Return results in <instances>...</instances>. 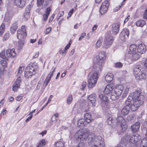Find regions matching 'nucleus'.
Listing matches in <instances>:
<instances>
[{"label": "nucleus", "instance_id": "32", "mask_svg": "<svg viewBox=\"0 0 147 147\" xmlns=\"http://www.w3.org/2000/svg\"><path fill=\"white\" fill-rule=\"evenodd\" d=\"M46 143L44 139H42L40 140L38 144V145L37 147H42L43 146L45 145Z\"/></svg>", "mask_w": 147, "mask_h": 147}, {"label": "nucleus", "instance_id": "11", "mask_svg": "<svg viewBox=\"0 0 147 147\" xmlns=\"http://www.w3.org/2000/svg\"><path fill=\"white\" fill-rule=\"evenodd\" d=\"M114 88L113 84H108L106 86L104 91V94H109Z\"/></svg>", "mask_w": 147, "mask_h": 147}, {"label": "nucleus", "instance_id": "62", "mask_svg": "<svg viewBox=\"0 0 147 147\" xmlns=\"http://www.w3.org/2000/svg\"><path fill=\"white\" fill-rule=\"evenodd\" d=\"M9 37V35L8 34H5L3 36L4 38L6 40Z\"/></svg>", "mask_w": 147, "mask_h": 147}, {"label": "nucleus", "instance_id": "14", "mask_svg": "<svg viewBox=\"0 0 147 147\" xmlns=\"http://www.w3.org/2000/svg\"><path fill=\"white\" fill-rule=\"evenodd\" d=\"M123 89V87L122 85H118L116 86L114 89V92L120 96L121 94Z\"/></svg>", "mask_w": 147, "mask_h": 147}, {"label": "nucleus", "instance_id": "24", "mask_svg": "<svg viewBox=\"0 0 147 147\" xmlns=\"http://www.w3.org/2000/svg\"><path fill=\"white\" fill-rule=\"evenodd\" d=\"M147 147V138L141 139L140 142V147Z\"/></svg>", "mask_w": 147, "mask_h": 147}, {"label": "nucleus", "instance_id": "10", "mask_svg": "<svg viewBox=\"0 0 147 147\" xmlns=\"http://www.w3.org/2000/svg\"><path fill=\"white\" fill-rule=\"evenodd\" d=\"M146 46L143 43L139 44L137 48V52L138 53L141 54H143L146 52Z\"/></svg>", "mask_w": 147, "mask_h": 147}, {"label": "nucleus", "instance_id": "51", "mask_svg": "<svg viewBox=\"0 0 147 147\" xmlns=\"http://www.w3.org/2000/svg\"><path fill=\"white\" fill-rule=\"evenodd\" d=\"M86 85V82H82V88H81V89L82 90H84V88H85Z\"/></svg>", "mask_w": 147, "mask_h": 147}, {"label": "nucleus", "instance_id": "22", "mask_svg": "<svg viewBox=\"0 0 147 147\" xmlns=\"http://www.w3.org/2000/svg\"><path fill=\"white\" fill-rule=\"evenodd\" d=\"M84 117L86 121L88 123H90L93 120L91 115L89 113H86L84 115Z\"/></svg>", "mask_w": 147, "mask_h": 147}, {"label": "nucleus", "instance_id": "39", "mask_svg": "<svg viewBox=\"0 0 147 147\" xmlns=\"http://www.w3.org/2000/svg\"><path fill=\"white\" fill-rule=\"evenodd\" d=\"M122 66V64L120 62H118L116 63L114 66V67L116 68H121Z\"/></svg>", "mask_w": 147, "mask_h": 147}, {"label": "nucleus", "instance_id": "28", "mask_svg": "<svg viewBox=\"0 0 147 147\" xmlns=\"http://www.w3.org/2000/svg\"><path fill=\"white\" fill-rule=\"evenodd\" d=\"M131 60L133 61H134L138 60L140 57V55L138 53H132Z\"/></svg>", "mask_w": 147, "mask_h": 147}, {"label": "nucleus", "instance_id": "17", "mask_svg": "<svg viewBox=\"0 0 147 147\" xmlns=\"http://www.w3.org/2000/svg\"><path fill=\"white\" fill-rule=\"evenodd\" d=\"M141 67L139 65H135L133 69V74L136 76L139 73H140Z\"/></svg>", "mask_w": 147, "mask_h": 147}, {"label": "nucleus", "instance_id": "3", "mask_svg": "<svg viewBox=\"0 0 147 147\" xmlns=\"http://www.w3.org/2000/svg\"><path fill=\"white\" fill-rule=\"evenodd\" d=\"M91 136L89 137L88 139V143L91 147L100 146V145H104L102 138L100 136H95L93 134H91Z\"/></svg>", "mask_w": 147, "mask_h": 147}, {"label": "nucleus", "instance_id": "2", "mask_svg": "<svg viewBox=\"0 0 147 147\" xmlns=\"http://www.w3.org/2000/svg\"><path fill=\"white\" fill-rule=\"evenodd\" d=\"M90 131L85 128L78 131L75 134L74 138L78 140H80L81 143H84L86 142L88 137H90L91 134L90 135Z\"/></svg>", "mask_w": 147, "mask_h": 147}, {"label": "nucleus", "instance_id": "13", "mask_svg": "<svg viewBox=\"0 0 147 147\" xmlns=\"http://www.w3.org/2000/svg\"><path fill=\"white\" fill-rule=\"evenodd\" d=\"M21 79L20 77H18L16 81L14 83L13 86V90L15 92L17 91L18 88L20 87V83L21 82Z\"/></svg>", "mask_w": 147, "mask_h": 147}, {"label": "nucleus", "instance_id": "41", "mask_svg": "<svg viewBox=\"0 0 147 147\" xmlns=\"http://www.w3.org/2000/svg\"><path fill=\"white\" fill-rule=\"evenodd\" d=\"M102 45L101 40H98L96 44V48H98L100 47Z\"/></svg>", "mask_w": 147, "mask_h": 147}, {"label": "nucleus", "instance_id": "19", "mask_svg": "<svg viewBox=\"0 0 147 147\" xmlns=\"http://www.w3.org/2000/svg\"><path fill=\"white\" fill-rule=\"evenodd\" d=\"M88 99L92 104L93 105L95 106L96 100V95L95 94L90 95L88 96Z\"/></svg>", "mask_w": 147, "mask_h": 147}, {"label": "nucleus", "instance_id": "52", "mask_svg": "<svg viewBox=\"0 0 147 147\" xmlns=\"http://www.w3.org/2000/svg\"><path fill=\"white\" fill-rule=\"evenodd\" d=\"M86 34L85 33H82L81 34L80 36L79 39V40H81L86 36Z\"/></svg>", "mask_w": 147, "mask_h": 147}, {"label": "nucleus", "instance_id": "60", "mask_svg": "<svg viewBox=\"0 0 147 147\" xmlns=\"http://www.w3.org/2000/svg\"><path fill=\"white\" fill-rule=\"evenodd\" d=\"M123 32H125V34L127 35V37L128 36L129 34V32L128 29H126L125 31H124Z\"/></svg>", "mask_w": 147, "mask_h": 147}, {"label": "nucleus", "instance_id": "34", "mask_svg": "<svg viewBox=\"0 0 147 147\" xmlns=\"http://www.w3.org/2000/svg\"><path fill=\"white\" fill-rule=\"evenodd\" d=\"M99 97L101 100L105 102H107L108 100L107 98V96L103 94H99Z\"/></svg>", "mask_w": 147, "mask_h": 147}, {"label": "nucleus", "instance_id": "49", "mask_svg": "<svg viewBox=\"0 0 147 147\" xmlns=\"http://www.w3.org/2000/svg\"><path fill=\"white\" fill-rule=\"evenodd\" d=\"M143 18L144 19L147 20V8H146L144 11Z\"/></svg>", "mask_w": 147, "mask_h": 147}, {"label": "nucleus", "instance_id": "31", "mask_svg": "<svg viewBox=\"0 0 147 147\" xmlns=\"http://www.w3.org/2000/svg\"><path fill=\"white\" fill-rule=\"evenodd\" d=\"M122 131H124L127 128V126L125 121L120 123Z\"/></svg>", "mask_w": 147, "mask_h": 147}, {"label": "nucleus", "instance_id": "36", "mask_svg": "<svg viewBox=\"0 0 147 147\" xmlns=\"http://www.w3.org/2000/svg\"><path fill=\"white\" fill-rule=\"evenodd\" d=\"M5 28V24H1L0 27V35L2 34Z\"/></svg>", "mask_w": 147, "mask_h": 147}, {"label": "nucleus", "instance_id": "16", "mask_svg": "<svg viewBox=\"0 0 147 147\" xmlns=\"http://www.w3.org/2000/svg\"><path fill=\"white\" fill-rule=\"evenodd\" d=\"M15 3L20 8L23 7L26 3V0H15Z\"/></svg>", "mask_w": 147, "mask_h": 147}, {"label": "nucleus", "instance_id": "4", "mask_svg": "<svg viewBox=\"0 0 147 147\" xmlns=\"http://www.w3.org/2000/svg\"><path fill=\"white\" fill-rule=\"evenodd\" d=\"M130 132H128L124 136V138L122 140V141H124L123 143L126 144L127 142H129L133 144H136L141 138L138 134H136L135 135L132 136Z\"/></svg>", "mask_w": 147, "mask_h": 147}, {"label": "nucleus", "instance_id": "33", "mask_svg": "<svg viewBox=\"0 0 147 147\" xmlns=\"http://www.w3.org/2000/svg\"><path fill=\"white\" fill-rule=\"evenodd\" d=\"M119 95L115 92L113 94L111 95V98L112 100H115L119 98Z\"/></svg>", "mask_w": 147, "mask_h": 147}, {"label": "nucleus", "instance_id": "64", "mask_svg": "<svg viewBox=\"0 0 147 147\" xmlns=\"http://www.w3.org/2000/svg\"><path fill=\"white\" fill-rule=\"evenodd\" d=\"M55 16V14H53L52 15V16L50 17V19L49 20V23L51 22H52V20H53L54 16Z\"/></svg>", "mask_w": 147, "mask_h": 147}, {"label": "nucleus", "instance_id": "27", "mask_svg": "<svg viewBox=\"0 0 147 147\" xmlns=\"http://www.w3.org/2000/svg\"><path fill=\"white\" fill-rule=\"evenodd\" d=\"M113 75L111 73L107 74L105 76V80L107 82L111 81L113 78Z\"/></svg>", "mask_w": 147, "mask_h": 147}, {"label": "nucleus", "instance_id": "40", "mask_svg": "<svg viewBox=\"0 0 147 147\" xmlns=\"http://www.w3.org/2000/svg\"><path fill=\"white\" fill-rule=\"evenodd\" d=\"M63 143L61 141L58 142L56 143L55 146L57 147H63Z\"/></svg>", "mask_w": 147, "mask_h": 147}, {"label": "nucleus", "instance_id": "1", "mask_svg": "<svg viewBox=\"0 0 147 147\" xmlns=\"http://www.w3.org/2000/svg\"><path fill=\"white\" fill-rule=\"evenodd\" d=\"M105 53L101 51L94 60V65L93 70L94 72L88 78V86L89 88L94 87L96 83L99 70L101 71L105 59Z\"/></svg>", "mask_w": 147, "mask_h": 147}, {"label": "nucleus", "instance_id": "5", "mask_svg": "<svg viewBox=\"0 0 147 147\" xmlns=\"http://www.w3.org/2000/svg\"><path fill=\"white\" fill-rule=\"evenodd\" d=\"M111 32H109L106 34L104 40V43L103 47L106 49L109 48L113 42V37L109 35Z\"/></svg>", "mask_w": 147, "mask_h": 147}, {"label": "nucleus", "instance_id": "37", "mask_svg": "<svg viewBox=\"0 0 147 147\" xmlns=\"http://www.w3.org/2000/svg\"><path fill=\"white\" fill-rule=\"evenodd\" d=\"M117 122H119L120 123L125 121V120L123 119V117L121 116L118 117L117 119Z\"/></svg>", "mask_w": 147, "mask_h": 147}, {"label": "nucleus", "instance_id": "55", "mask_svg": "<svg viewBox=\"0 0 147 147\" xmlns=\"http://www.w3.org/2000/svg\"><path fill=\"white\" fill-rule=\"evenodd\" d=\"M51 27H48L46 29V30L45 32V34H49L50 32L51 31Z\"/></svg>", "mask_w": 147, "mask_h": 147}, {"label": "nucleus", "instance_id": "15", "mask_svg": "<svg viewBox=\"0 0 147 147\" xmlns=\"http://www.w3.org/2000/svg\"><path fill=\"white\" fill-rule=\"evenodd\" d=\"M6 54L7 56L9 57H13L16 55V53L15 51V49H8L6 51Z\"/></svg>", "mask_w": 147, "mask_h": 147}, {"label": "nucleus", "instance_id": "53", "mask_svg": "<svg viewBox=\"0 0 147 147\" xmlns=\"http://www.w3.org/2000/svg\"><path fill=\"white\" fill-rule=\"evenodd\" d=\"M44 0H37V5L38 6L42 4L44 2Z\"/></svg>", "mask_w": 147, "mask_h": 147}, {"label": "nucleus", "instance_id": "57", "mask_svg": "<svg viewBox=\"0 0 147 147\" xmlns=\"http://www.w3.org/2000/svg\"><path fill=\"white\" fill-rule=\"evenodd\" d=\"M49 16V15L47 14H44L43 16V20L45 21H46L48 18Z\"/></svg>", "mask_w": 147, "mask_h": 147}, {"label": "nucleus", "instance_id": "44", "mask_svg": "<svg viewBox=\"0 0 147 147\" xmlns=\"http://www.w3.org/2000/svg\"><path fill=\"white\" fill-rule=\"evenodd\" d=\"M24 41L22 40L19 41L18 46L20 49H21L24 45Z\"/></svg>", "mask_w": 147, "mask_h": 147}, {"label": "nucleus", "instance_id": "47", "mask_svg": "<svg viewBox=\"0 0 147 147\" xmlns=\"http://www.w3.org/2000/svg\"><path fill=\"white\" fill-rule=\"evenodd\" d=\"M51 77L49 76V74L47 76V78L45 79V82H46V83H47L49 84V81H50V80L51 79Z\"/></svg>", "mask_w": 147, "mask_h": 147}, {"label": "nucleus", "instance_id": "59", "mask_svg": "<svg viewBox=\"0 0 147 147\" xmlns=\"http://www.w3.org/2000/svg\"><path fill=\"white\" fill-rule=\"evenodd\" d=\"M33 115H30V117H28L26 120V123L28 122L30 120H31L32 117Z\"/></svg>", "mask_w": 147, "mask_h": 147}, {"label": "nucleus", "instance_id": "8", "mask_svg": "<svg viewBox=\"0 0 147 147\" xmlns=\"http://www.w3.org/2000/svg\"><path fill=\"white\" fill-rule=\"evenodd\" d=\"M17 33V38L19 39L24 38L27 35L25 26H22L21 29L18 30Z\"/></svg>", "mask_w": 147, "mask_h": 147}, {"label": "nucleus", "instance_id": "43", "mask_svg": "<svg viewBox=\"0 0 147 147\" xmlns=\"http://www.w3.org/2000/svg\"><path fill=\"white\" fill-rule=\"evenodd\" d=\"M133 115L132 114H130L127 117V121H131L133 118Z\"/></svg>", "mask_w": 147, "mask_h": 147}, {"label": "nucleus", "instance_id": "42", "mask_svg": "<svg viewBox=\"0 0 147 147\" xmlns=\"http://www.w3.org/2000/svg\"><path fill=\"white\" fill-rule=\"evenodd\" d=\"M101 6H106L108 7L109 6V3L107 0H106L102 3Z\"/></svg>", "mask_w": 147, "mask_h": 147}, {"label": "nucleus", "instance_id": "23", "mask_svg": "<svg viewBox=\"0 0 147 147\" xmlns=\"http://www.w3.org/2000/svg\"><path fill=\"white\" fill-rule=\"evenodd\" d=\"M132 98L131 96H129L125 102V106H129L130 109L131 107L132 104Z\"/></svg>", "mask_w": 147, "mask_h": 147}, {"label": "nucleus", "instance_id": "29", "mask_svg": "<svg viewBox=\"0 0 147 147\" xmlns=\"http://www.w3.org/2000/svg\"><path fill=\"white\" fill-rule=\"evenodd\" d=\"M108 7L106 6H101L100 9V12L102 15H103L105 13L107 10Z\"/></svg>", "mask_w": 147, "mask_h": 147}, {"label": "nucleus", "instance_id": "26", "mask_svg": "<svg viewBox=\"0 0 147 147\" xmlns=\"http://www.w3.org/2000/svg\"><path fill=\"white\" fill-rule=\"evenodd\" d=\"M146 24V22L144 20H139L136 22V24L137 26L142 27Z\"/></svg>", "mask_w": 147, "mask_h": 147}, {"label": "nucleus", "instance_id": "7", "mask_svg": "<svg viewBox=\"0 0 147 147\" xmlns=\"http://www.w3.org/2000/svg\"><path fill=\"white\" fill-rule=\"evenodd\" d=\"M140 99H138L135 101L132 104L130 108L133 111L137 110L138 108L144 102V96H141Z\"/></svg>", "mask_w": 147, "mask_h": 147}, {"label": "nucleus", "instance_id": "56", "mask_svg": "<svg viewBox=\"0 0 147 147\" xmlns=\"http://www.w3.org/2000/svg\"><path fill=\"white\" fill-rule=\"evenodd\" d=\"M1 63L2 66H5L6 64V62L5 61L2 60L1 61Z\"/></svg>", "mask_w": 147, "mask_h": 147}, {"label": "nucleus", "instance_id": "30", "mask_svg": "<svg viewBox=\"0 0 147 147\" xmlns=\"http://www.w3.org/2000/svg\"><path fill=\"white\" fill-rule=\"evenodd\" d=\"M11 18V16L9 13H7L5 14L4 20L5 21H7L8 22Z\"/></svg>", "mask_w": 147, "mask_h": 147}, {"label": "nucleus", "instance_id": "45", "mask_svg": "<svg viewBox=\"0 0 147 147\" xmlns=\"http://www.w3.org/2000/svg\"><path fill=\"white\" fill-rule=\"evenodd\" d=\"M24 16L26 20H27L30 17L29 13L25 12L24 13Z\"/></svg>", "mask_w": 147, "mask_h": 147}, {"label": "nucleus", "instance_id": "12", "mask_svg": "<svg viewBox=\"0 0 147 147\" xmlns=\"http://www.w3.org/2000/svg\"><path fill=\"white\" fill-rule=\"evenodd\" d=\"M119 27L120 24L118 23L113 24L112 31L113 34L116 35L118 33Z\"/></svg>", "mask_w": 147, "mask_h": 147}, {"label": "nucleus", "instance_id": "48", "mask_svg": "<svg viewBox=\"0 0 147 147\" xmlns=\"http://www.w3.org/2000/svg\"><path fill=\"white\" fill-rule=\"evenodd\" d=\"M107 122L108 125H111L112 123V118L111 117H109L107 118Z\"/></svg>", "mask_w": 147, "mask_h": 147}, {"label": "nucleus", "instance_id": "18", "mask_svg": "<svg viewBox=\"0 0 147 147\" xmlns=\"http://www.w3.org/2000/svg\"><path fill=\"white\" fill-rule=\"evenodd\" d=\"M140 126V124L139 122H136L131 126V130L133 132H136L138 131Z\"/></svg>", "mask_w": 147, "mask_h": 147}, {"label": "nucleus", "instance_id": "50", "mask_svg": "<svg viewBox=\"0 0 147 147\" xmlns=\"http://www.w3.org/2000/svg\"><path fill=\"white\" fill-rule=\"evenodd\" d=\"M18 24L17 23V22H16L12 24L11 27L17 30L18 27Z\"/></svg>", "mask_w": 147, "mask_h": 147}, {"label": "nucleus", "instance_id": "46", "mask_svg": "<svg viewBox=\"0 0 147 147\" xmlns=\"http://www.w3.org/2000/svg\"><path fill=\"white\" fill-rule=\"evenodd\" d=\"M31 6L30 5H28L27 6L25 10V12L29 13L31 9Z\"/></svg>", "mask_w": 147, "mask_h": 147}, {"label": "nucleus", "instance_id": "58", "mask_svg": "<svg viewBox=\"0 0 147 147\" xmlns=\"http://www.w3.org/2000/svg\"><path fill=\"white\" fill-rule=\"evenodd\" d=\"M122 5V4H121V5H120L119 6V7H117L113 9V11L114 12H116L118 10H119L120 8V7H121V6Z\"/></svg>", "mask_w": 147, "mask_h": 147}, {"label": "nucleus", "instance_id": "63", "mask_svg": "<svg viewBox=\"0 0 147 147\" xmlns=\"http://www.w3.org/2000/svg\"><path fill=\"white\" fill-rule=\"evenodd\" d=\"M84 143L80 142L76 147H84Z\"/></svg>", "mask_w": 147, "mask_h": 147}, {"label": "nucleus", "instance_id": "35", "mask_svg": "<svg viewBox=\"0 0 147 147\" xmlns=\"http://www.w3.org/2000/svg\"><path fill=\"white\" fill-rule=\"evenodd\" d=\"M84 120L83 119H79L78 122V126H81L84 125Z\"/></svg>", "mask_w": 147, "mask_h": 147}, {"label": "nucleus", "instance_id": "25", "mask_svg": "<svg viewBox=\"0 0 147 147\" xmlns=\"http://www.w3.org/2000/svg\"><path fill=\"white\" fill-rule=\"evenodd\" d=\"M137 80H140L142 79H144L146 77V74L142 72L141 71L140 72V73H139L135 77Z\"/></svg>", "mask_w": 147, "mask_h": 147}, {"label": "nucleus", "instance_id": "6", "mask_svg": "<svg viewBox=\"0 0 147 147\" xmlns=\"http://www.w3.org/2000/svg\"><path fill=\"white\" fill-rule=\"evenodd\" d=\"M35 73V70L33 67V64L30 63L28 65L25 72V76L26 78L31 77Z\"/></svg>", "mask_w": 147, "mask_h": 147}, {"label": "nucleus", "instance_id": "61", "mask_svg": "<svg viewBox=\"0 0 147 147\" xmlns=\"http://www.w3.org/2000/svg\"><path fill=\"white\" fill-rule=\"evenodd\" d=\"M50 11H51V10L50 9V8L49 7L47 8V9L46 12L45 14H47V15L49 16V13L50 12Z\"/></svg>", "mask_w": 147, "mask_h": 147}, {"label": "nucleus", "instance_id": "54", "mask_svg": "<svg viewBox=\"0 0 147 147\" xmlns=\"http://www.w3.org/2000/svg\"><path fill=\"white\" fill-rule=\"evenodd\" d=\"M16 30H17L15 28H12L11 26V27L10 31L11 33L12 34H14L15 32L16 31Z\"/></svg>", "mask_w": 147, "mask_h": 147}, {"label": "nucleus", "instance_id": "21", "mask_svg": "<svg viewBox=\"0 0 147 147\" xmlns=\"http://www.w3.org/2000/svg\"><path fill=\"white\" fill-rule=\"evenodd\" d=\"M130 107L127 106H125L121 110V113L124 115H127L130 111Z\"/></svg>", "mask_w": 147, "mask_h": 147}, {"label": "nucleus", "instance_id": "38", "mask_svg": "<svg viewBox=\"0 0 147 147\" xmlns=\"http://www.w3.org/2000/svg\"><path fill=\"white\" fill-rule=\"evenodd\" d=\"M72 100L73 97L72 95H69L67 98V103L68 104H70L71 102H72Z\"/></svg>", "mask_w": 147, "mask_h": 147}, {"label": "nucleus", "instance_id": "9", "mask_svg": "<svg viewBox=\"0 0 147 147\" xmlns=\"http://www.w3.org/2000/svg\"><path fill=\"white\" fill-rule=\"evenodd\" d=\"M141 93V89H139L138 90H136L133 94L132 95V100H136L138 99H140V97L141 96H143V95L142 94L140 95Z\"/></svg>", "mask_w": 147, "mask_h": 147}, {"label": "nucleus", "instance_id": "20", "mask_svg": "<svg viewBox=\"0 0 147 147\" xmlns=\"http://www.w3.org/2000/svg\"><path fill=\"white\" fill-rule=\"evenodd\" d=\"M137 52V51L136 45L134 44L131 45L129 47V54H132L133 53H136Z\"/></svg>", "mask_w": 147, "mask_h": 147}]
</instances>
